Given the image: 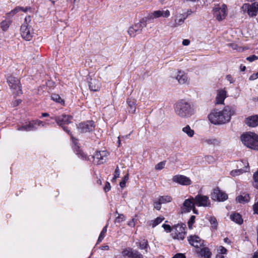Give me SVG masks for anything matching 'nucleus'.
<instances>
[{"label":"nucleus","mask_w":258,"mask_h":258,"mask_svg":"<svg viewBox=\"0 0 258 258\" xmlns=\"http://www.w3.org/2000/svg\"><path fill=\"white\" fill-rule=\"evenodd\" d=\"M34 129H35V127H34V123L32 122H30L28 125L21 126L18 128L19 130L26 131H30Z\"/></svg>","instance_id":"obj_31"},{"label":"nucleus","mask_w":258,"mask_h":258,"mask_svg":"<svg viewBox=\"0 0 258 258\" xmlns=\"http://www.w3.org/2000/svg\"><path fill=\"white\" fill-rule=\"evenodd\" d=\"M108 153L105 151L97 152L93 156L94 162L97 164L105 163L107 159Z\"/></svg>","instance_id":"obj_12"},{"label":"nucleus","mask_w":258,"mask_h":258,"mask_svg":"<svg viewBox=\"0 0 258 258\" xmlns=\"http://www.w3.org/2000/svg\"><path fill=\"white\" fill-rule=\"evenodd\" d=\"M31 21V18L30 16L26 17L25 19V22L24 23H27V22H30Z\"/></svg>","instance_id":"obj_62"},{"label":"nucleus","mask_w":258,"mask_h":258,"mask_svg":"<svg viewBox=\"0 0 258 258\" xmlns=\"http://www.w3.org/2000/svg\"><path fill=\"white\" fill-rule=\"evenodd\" d=\"M244 145L252 150L258 151V135L252 132H247L241 136Z\"/></svg>","instance_id":"obj_3"},{"label":"nucleus","mask_w":258,"mask_h":258,"mask_svg":"<svg viewBox=\"0 0 258 258\" xmlns=\"http://www.w3.org/2000/svg\"><path fill=\"white\" fill-rule=\"evenodd\" d=\"M7 82L14 94L19 95L22 93L19 80L13 76H9L7 78Z\"/></svg>","instance_id":"obj_5"},{"label":"nucleus","mask_w":258,"mask_h":258,"mask_svg":"<svg viewBox=\"0 0 258 258\" xmlns=\"http://www.w3.org/2000/svg\"><path fill=\"white\" fill-rule=\"evenodd\" d=\"M20 8H21V11L24 12H26L28 10H29L30 9L29 7H26V8L20 7Z\"/></svg>","instance_id":"obj_58"},{"label":"nucleus","mask_w":258,"mask_h":258,"mask_svg":"<svg viewBox=\"0 0 258 258\" xmlns=\"http://www.w3.org/2000/svg\"><path fill=\"white\" fill-rule=\"evenodd\" d=\"M120 175V171L119 169L118 166L116 167L115 171H114V177L112 178V181H115L117 178L119 177Z\"/></svg>","instance_id":"obj_43"},{"label":"nucleus","mask_w":258,"mask_h":258,"mask_svg":"<svg viewBox=\"0 0 258 258\" xmlns=\"http://www.w3.org/2000/svg\"><path fill=\"white\" fill-rule=\"evenodd\" d=\"M196 205L199 207H208L210 205V202L207 196L198 195L194 198Z\"/></svg>","instance_id":"obj_14"},{"label":"nucleus","mask_w":258,"mask_h":258,"mask_svg":"<svg viewBox=\"0 0 258 258\" xmlns=\"http://www.w3.org/2000/svg\"><path fill=\"white\" fill-rule=\"evenodd\" d=\"M158 200L162 204H165L170 202L172 201V198L169 196H160L158 198Z\"/></svg>","instance_id":"obj_32"},{"label":"nucleus","mask_w":258,"mask_h":258,"mask_svg":"<svg viewBox=\"0 0 258 258\" xmlns=\"http://www.w3.org/2000/svg\"><path fill=\"white\" fill-rule=\"evenodd\" d=\"M185 225L183 224H177L172 228L173 237L174 239L183 240L185 237Z\"/></svg>","instance_id":"obj_8"},{"label":"nucleus","mask_w":258,"mask_h":258,"mask_svg":"<svg viewBox=\"0 0 258 258\" xmlns=\"http://www.w3.org/2000/svg\"><path fill=\"white\" fill-rule=\"evenodd\" d=\"M163 220L164 218L157 217L155 220L153 221L152 227H155L156 226L161 223Z\"/></svg>","instance_id":"obj_40"},{"label":"nucleus","mask_w":258,"mask_h":258,"mask_svg":"<svg viewBox=\"0 0 258 258\" xmlns=\"http://www.w3.org/2000/svg\"><path fill=\"white\" fill-rule=\"evenodd\" d=\"M20 11V7H17L14 10H12L9 13H8V15L13 16Z\"/></svg>","instance_id":"obj_45"},{"label":"nucleus","mask_w":258,"mask_h":258,"mask_svg":"<svg viewBox=\"0 0 258 258\" xmlns=\"http://www.w3.org/2000/svg\"><path fill=\"white\" fill-rule=\"evenodd\" d=\"M245 123L251 127L258 126V115L247 117L245 120Z\"/></svg>","instance_id":"obj_23"},{"label":"nucleus","mask_w":258,"mask_h":258,"mask_svg":"<svg viewBox=\"0 0 258 258\" xmlns=\"http://www.w3.org/2000/svg\"><path fill=\"white\" fill-rule=\"evenodd\" d=\"M78 154H80V156L82 157V158H86V154H85L84 153H83V152L82 151H80L79 153H78Z\"/></svg>","instance_id":"obj_59"},{"label":"nucleus","mask_w":258,"mask_h":258,"mask_svg":"<svg viewBox=\"0 0 258 258\" xmlns=\"http://www.w3.org/2000/svg\"><path fill=\"white\" fill-rule=\"evenodd\" d=\"M247 170H248V166L245 167V169H239L232 170L231 171L230 174L232 176H235L237 175H239L243 173V172H246L247 171Z\"/></svg>","instance_id":"obj_30"},{"label":"nucleus","mask_w":258,"mask_h":258,"mask_svg":"<svg viewBox=\"0 0 258 258\" xmlns=\"http://www.w3.org/2000/svg\"><path fill=\"white\" fill-rule=\"evenodd\" d=\"M257 78H258V72L256 74H253L252 75H251L250 76L249 79L250 80H254L256 79Z\"/></svg>","instance_id":"obj_51"},{"label":"nucleus","mask_w":258,"mask_h":258,"mask_svg":"<svg viewBox=\"0 0 258 258\" xmlns=\"http://www.w3.org/2000/svg\"><path fill=\"white\" fill-rule=\"evenodd\" d=\"M196 203L193 197H190L189 199L184 201L181 208L182 213L189 212L195 207Z\"/></svg>","instance_id":"obj_15"},{"label":"nucleus","mask_w":258,"mask_h":258,"mask_svg":"<svg viewBox=\"0 0 258 258\" xmlns=\"http://www.w3.org/2000/svg\"><path fill=\"white\" fill-rule=\"evenodd\" d=\"M250 198L248 194H243L237 197L236 201L239 203L244 204L249 201Z\"/></svg>","instance_id":"obj_25"},{"label":"nucleus","mask_w":258,"mask_h":258,"mask_svg":"<svg viewBox=\"0 0 258 258\" xmlns=\"http://www.w3.org/2000/svg\"><path fill=\"white\" fill-rule=\"evenodd\" d=\"M252 258H258V250L254 253Z\"/></svg>","instance_id":"obj_64"},{"label":"nucleus","mask_w":258,"mask_h":258,"mask_svg":"<svg viewBox=\"0 0 258 258\" xmlns=\"http://www.w3.org/2000/svg\"><path fill=\"white\" fill-rule=\"evenodd\" d=\"M133 249L128 247L124 248L122 250L121 253L123 256H127L129 258L131 257Z\"/></svg>","instance_id":"obj_33"},{"label":"nucleus","mask_w":258,"mask_h":258,"mask_svg":"<svg viewBox=\"0 0 258 258\" xmlns=\"http://www.w3.org/2000/svg\"><path fill=\"white\" fill-rule=\"evenodd\" d=\"M197 252L201 256H204L205 258H210L211 255V252L207 247L201 248Z\"/></svg>","instance_id":"obj_26"},{"label":"nucleus","mask_w":258,"mask_h":258,"mask_svg":"<svg viewBox=\"0 0 258 258\" xmlns=\"http://www.w3.org/2000/svg\"><path fill=\"white\" fill-rule=\"evenodd\" d=\"M11 22L10 21H3L1 23L2 29L4 31H7L10 25Z\"/></svg>","instance_id":"obj_35"},{"label":"nucleus","mask_w":258,"mask_h":258,"mask_svg":"<svg viewBox=\"0 0 258 258\" xmlns=\"http://www.w3.org/2000/svg\"><path fill=\"white\" fill-rule=\"evenodd\" d=\"M128 225L130 226H135V223H134V219H133L132 221H130L128 223Z\"/></svg>","instance_id":"obj_60"},{"label":"nucleus","mask_w":258,"mask_h":258,"mask_svg":"<svg viewBox=\"0 0 258 258\" xmlns=\"http://www.w3.org/2000/svg\"><path fill=\"white\" fill-rule=\"evenodd\" d=\"M226 97V91L225 90H219L217 92L216 98V104H221L224 103Z\"/></svg>","instance_id":"obj_22"},{"label":"nucleus","mask_w":258,"mask_h":258,"mask_svg":"<svg viewBox=\"0 0 258 258\" xmlns=\"http://www.w3.org/2000/svg\"><path fill=\"white\" fill-rule=\"evenodd\" d=\"M241 9L244 12H247L249 16H255L258 11V3L255 2L251 4H244Z\"/></svg>","instance_id":"obj_10"},{"label":"nucleus","mask_w":258,"mask_h":258,"mask_svg":"<svg viewBox=\"0 0 258 258\" xmlns=\"http://www.w3.org/2000/svg\"><path fill=\"white\" fill-rule=\"evenodd\" d=\"M182 130L189 137H192L194 135V131L192 130L188 125H187L185 127H183Z\"/></svg>","instance_id":"obj_29"},{"label":"nucleus","mask_w":258,"mask_h":258,"mask_svg":"<svg viewBox=\"0 0 258 258\" xmlns=\"http://www.w3.org/2000/svg\"><path fill=\"white\" fill-rule=\"evenodd\" d=\"M107 225H106L103 229H102L101 233L100 234V236H102L104 237L105 234L107 231Z\"/></svg>","instance_id":"obj_53"},{"label":"nucleus","mask_w":258,"mask_h":258,"mask_svg":"<svg viewBox=\"0 0 258 258\" xmlns=\"http://www.w3.org/2000/svg\"><path fill=\"white\" fill-rule=\"evenodd\" d=\"M211 196L212 200L218 201H224L228 198L227 195L220 190L218 187L213 190Z\"/></svg>","instance_id":"obj_11"},{"label":"nucleus","mask_w":258,"mask_h":258,"mask_svg":"<svg viewBox=\"0 0 258 258\" xmlns=\"http://www.w3.org/2000/svg\"><path fill=\"white\" fill-rule=\"evenodd\" d=\"M32 122L34 123V126H35V125H40V124H42V125H43V124H42V122L41 121L37 120L36 121H33Z\"/></svg>","instance_id":"obj_56"},{"label":"nucleus","mask_w":258,"mask_h":258,"mask_svg":"<svg viewBox=\"0 0 258 258\" xmlns=\"http://www.w3.org/2000/svg\"><path fill=\"white\" fill-rule=\"evenodd\" d=\"M88 84L90 90L93 91H98L101 87L100 82L95 78H91L90 81H88Z\"/></svg>","instance_id":"obj_20"},{"label":"nucleus","mask_w":258,"mask_h":258,"mask_svg":"<svg viewBox=\"0 0 258 258\" xmlns=\"http://www.w3.org/2000/svg\"><path fill=\"white\" fill-rule=\"evenodd\" d=\"M176 79L180 84H185L189 83L187 75L183 71H178Z\"/></svg>","instance_id":"obj_21"},{"label":"nucleus","mask_w":258,"mask_h":258,"mask_svg":"<svg viewBox=\"0 0 258 258\" xmlns=\"http://www.w3.org/2000/svg\"><path fill=\"white\" fill-rule=\"evenodd\" d=\"M161 204H162L160 203V202L159 200H158V201L155 202L154 203V208L157 210H160L161 208Z\"/></svg>","instance_id":"obj_46"},{"label":"nucleus","mask_w":258,"mask_h":258,"mask_svg":"<svg viewBox=\"0 0 258 258\" xmlns=\"http://www.w3.org/2000/svg\"><path fill=\"white\" fill-rule=\"evenodd\" d=\"M175 17L174 23L171 26L173 27H176L182 25L187 18V16H185V14H177Z\"/></svg>","instance_id":"obj_19"},{"label":"nucleus","mask_w":258,"mask_h":258,"mask_svg":"<svg viewBox=\"0 0 258 258\" xmlns=\"http://www.w3.org/2000/svg\"><path fill=\"white\" fill-rule=\"evenodd\" d=\"M165 165V161L160 162L155 166L156 170H161L164 168Z\"/></svg>","instance_id":"obj_42"},{"label":"nucleus","mask_w":258,"mask_h":258,"mask_svg":"<svg viewBox=\"0 0 258 258\" xmlns=\"http://www.w3.org/2000/svg\"><path fill=\"white\" fill-rule=\"evenodd\" d=\"M190 244L196 248H200L204 246V240L196 235L190 236L188 238Z\"/></svg>","instance_id":"obj_17"},{"label":"nucleus","mask_w":258,"mask_h":258,"mask_svg":"<svg viewBox=\"0 0 258 258\" xmlns=\"http://www.w3.org/2000/svg\"><path fill=\"white\" fill-rule=\"evenodd\" d=\"M21 34L26 40H30L33 37V29L28 23H24L21 27Z\"/></svg>","instance_id":"obj_9"},{"label":"nucleus","mask_w":258,"mask_h":258,"mask_svg":"<svg viewBox=\"0 0 258 258\" xmlns=\"http://www.w3.org/2000/svg\"><path fill=\"white\" fill-rule=\"evenodd\" d=\"M189 43L190 41L188 39H184L182 41V44L184 46H187Z\"/></svg>","instance_id":"obj_55"},{"label":"nucleus","mask_w":258,"mask_h":258,"mask_svg":"<svg viewBox=\"0 0 258 258\" xmlns=\"http://www.w3.org/2000/svg\"><path fill=\"white\" fill-rule=\"evenodd\" d=\"M204 143L209 145L218 146L220 142L216 138H207L204 140Z\"/></svg>","instance_id":"obj_27"},{"label":"nucleus","mask_w":258,"mask_h":258,"mask_svg":"<svg viewBox=\"0 0 258 258\" xmlns=\"http://www.w3.org/2000/svg\"><path fill=\"white\" fill-rule=\"evenodd\" d=\"M172 258H186L184 254L177 253L175 254Z\"/></svg>","instance_id":"obj_52"},{"label":"nucleus","mask_w":258,"mask_h":258,"mask_svg":"<svg viewBox=\"0 0 258 258\" xmlns=\"http://www.w3.org/2000/svg\"><path fill=\"white\" fill-rule=\"evenodd\" d=\"M209 221L212 225V228L216 229L217 226V221L216 218L214 217H210Z\"/></svg>","instance_id":"obj_37"},{"label":"nucleus","mask_w":258,"mask_h":258,"mask_svg":"<svg viewBox=\"0 0 258 258\" xmlns=\"http://www.w3.org/2000/svg\"><path fill=\"white\" fill-rule=\"evenodd\" d=\"M128 179V174H127L126 175H125L124 177H123V179L122 180L123 181H124L126 182V181H127Z\"/></svg>","instance_id":"obj_61"},{"label":"nucleus","mask_w":258,"mask_h":258,"mask_svg":"<svg viewBox=\"0 0 258 258\" xmlns=\"http://www.w3.org/2000/svg\"><path fill=\"white\" fill-rule=\"evenodd\" d=\"M147 19L143 18L139 22L130 27L128 30V34L132 37H134L137 34L140 33L143 28L147 25Z\"/></svg>","instance_id":"obj_6"},{"label":"nucleus","mask_w":258,"mask_h":258,"mask_svg":"<svg viewBox=\"0 0 258 258\" xmlns=\"http://www.w3.org/2000/svg\"><path fill=\"white\" fill-rule=\"evenodd\" d=\"M257 57L256 56H255V55H251L249 57H247L246 58V59L248 61H249L250 62H252L256 59H257Z\"/></svg>","instance_id":"obj_48"},{"label":"nucleus","mask_w":258,"mask_h":258,"mask_svg":"<svg viewBox=\"0 0 258 258\" xmlns=\"http://www.w3.org/2000/svg\"><path fill=\"white\" fill-rule=\"evenodd\" d=\"M131 258H144V256L138 250L133 249Z\"/></svg>","instance_id":"obj_36"},{"label":"nucleus","mask_w":258,"mask_h":258,"mask_svg":"<svg viewBox=\"0 0 258 258\" xmlns=\"http://www.w3.org/2000/svg\"><path fill=\"white\" fill-rule=\"evenodd\" d=\"M162 227L167 232H171L172 231V228L169 225L163 224Z\"/></svg>","instance_id":"obj_49"},{"label":"nucleus","mask_w":258,"mask_h":258,"mask_svg":"<svg viewBox=\"0 0 258 258\" xmlns=\"http://www.w3.org/2000/svg\"><path fill=\"white\" fill-rule=\"evenodd\" d=\"M214 16L216 19L221 21L225 19L227 16V6L225 4L215 5L213 8Z\"/></svg>","instance_id":"obj_4"},{"label":"nucleus","mask_w":258,"mask_h":258,"mask_svg":"<svg viewBox=\"0 0 258 258\" xmlns=\"http://www.w3.org/2000/svg\"><path fill=\"white\" fill-rule=\"evenodd\" d=\"M175 114L181 118H188L195 113L192 105L185 100L177 101L174 106Z\"/></svg>","instance_id":"obj_2"},{"label":"nucleus","mask_w":258,"mask_h":258,"mask_svg":"<svg viewBox=\"0 0 258 258\" xmlns=\"http://www.w3.org/2000/svg\"><path fill=\"white\" fill-rule=\"evenodd\" d=\"M127 103L128 104V110L129 112L131 113H134L136 111V100L134 99H128L127 100Z\"/></svg>","instance_id":"obj_24"},{"label":"nucleus","mask_w":258,"mask_h":258,"mask_svg":"<svg viewBox=\"0 0 258 258\" xmlns=\"http://www.w3.org/2000/svg\"><path fill=\"white\" fill-rule=\"evenodd\" d=\"M111 188V186L108 181L106 182L104 188V190L105 192L109 191Z\"/></svg>","instance_id":"obj_50"},{"label":"nucleus","mask_w":258,"mask_h":258,"mask_svg":"<svg viewBox=\"0 0 258 258\" xmlns=\"http://www.w3.org/2000/svg\"><path fill=\"white\" fill-rule=\"evenodd\" d=\"M141 249H145L147 252V248L149 247L147 240L144 239L142 241L139 242L138 245Z\"/></svg>","instance_id":"obj_34"},{"label":"nucleus","mask_w":258,"mask_h":258,"mask_svg":"<svg viewBox=\"0 0 258 258\" xmlns=\"http://www.w3.org/2000/svg\"><path fill=\"white\" fill-rule=\"evenodd\" d=\"M170 15V12L168 10H158L153 12L149 19L158 18L160 17L167 18Z\"/></svg>","instance_id":"obj_18"},{"label":"nucleus","mask_w":258,"mask_h":258,"mask_svg":"<svg viewBox=\"0 0 258 258\" xmlns=\"http://www.w3.org/2000/svg\"><path fill=\"white\" fill-rule=\"evenodd\" d=\"M72 118V116L66 114H62L59 116H54V117H51L52 119L55 120L58 125L61 126L63 130L69 134L70 133V131L63 125L71 123Z\"/></svg>","instance_id":"obj_7"},{"label":"nucleus","mask_w":258,"mask_h":258,"mask_svg":"<svg viewBox=\"0 0 258 258\" xmlns=\"http://www.w3.org/2000/svg\"><path fill=\"white\" fill-rule=\"evenodd\" d=\"M219 253L225 254L227 252V249L222 246H220L218 249Z\"/></svg>","instance_id":"obj_47"},{"label":"nucleus","mask_w":258,"mask_h":258,"mask_svg":"<svg viewBox=\"0 0 258 258\" xmlns=\"http://www.w3.org/2000/svg\"><path fill=\"white\" fill-rule=\"evenodd\" d=\"M195 216H191L187 223L188 228L190 229H192V224L195 223Z\"/></svg>","instance_id":"obj_41"},{"label":"nucleus","mask_w":258,"mask_h":258,"mask_svg":"<svg viewBox=\"0 0 258 258\" xmlns=\"http://www.w3.org/2000/svg\"><path fill=\"white\" fill-rule=\"evenodd\" d=\"M116 213L118 215V217L116 218V222L120 223L124 220V216L123 214H119L117 211H116Z\"/></svg>","instance_id":"obj_44"},{"label":"nucleus","mask_w":258,"mask_h":258,"mask_svg":"<svg viewBox=\"0 0 258 258\" xmlns=\"http://www.w3.org/2000/svg\"><path fill=\"white\" fill-rule=\"evenodd\" d=\"M231 219L235 223L241 224L243 222V220L241 215L238 213H235L230 216Z\"/></svg>","instance_id":"obj_28"},{"label":"nucleus","mask_w":258,"mask_h":258,"mask_svg":"<svg viewBox=\"0 0 258 258\" xmlns=\"http://www.w3.org/2000/svg\"><path fill=\"white\" fill-rule=\"evenodd\" d=\"M119 184L120 187L123 188L125 186V182L122 181L120 182Z\"/></svg>","instance_id":"obj_63"},{"label":"nucleus","mask_w":258,"mask_h":258,"mask_svg":"<svg viewBox=\"0 0 258 258\" xmlns=\"http://www.w3.org/2000/svg\"><path fill=\"white\" fill-rule=\"evenodd\" d=\"M253 209L254 212L258 214V202L253 205Z\"/></svg>","instance_id":"obj_54"},{"label":"nucleus","mask_w":258,"mask_h":258,"mask_svg":"<svg viewBox=\"0 0 258 258\" xmlns=\"http://www.w3.org/2000/svg\"><path fill=\"white\" fill-rule=\"evenodd\" d=\"M51 99L53 100L56 101V102L58 103H62L63 102V101L61 98L60 97V96L57 94H53L51 95Z\"/></svg>","instance_id":"obj_39"},{"label":"nucleus","mask_w":258,"mask_h":258,"mask_svg":"<svg viewBox=\"0 0 258 258\" xmlns=\"http://www.w3.org/2000/svg\"><path fill=\"white\" fill-rule=\"evenodd\" d=\"M233 111L230 106H225L222 110H213L208 115L209 120L213 124L220 125L228 122Z\"/></svg>","instance_id":"obj_1"},{"label":"nucleus","mask_w":258,"mask_h":258,"mask_svg":"<svg viewBox=\"0 0 258 258\" xmlns=\"http://www.w3.org/2000/svg\"><path fill=\"white\" fill-rule=\"evenodd\" d=\"M21 102V100H20V99L17 100L13 102V105L14 106L18 105Z\"/></svg>","instance_id":"obj_57"},{"label":"nucleus","mask_w":258,"mask_h":258,"mask_svg":"<svg viewBox=\"0 0 258 258\" xmlns=\"http://www.w3.org/2000/svg\"><path fill=\"white\" fill-rule=\"evenodd\" d=\"M172 181L183 185H188L191 183L190 179L182 175H176L173 177Z\"/></svg>","instance_id":"obj_16"},{"label":"nucleus","mask_w":258,"mask_h":258,"mask_svg":"<svg viewBox=\"0 0 258 258\" xmlns=\"http://www.w3.org/2000/svg\"><path fill=\"white\" fill-rule=\"evenodd\" d=\"M253 178L254 180L253 186L258 189V170L254 173Z\"/></svg>","instance_id":"obj_38"},{"label":"nucleus","mask_w":258,"mask_h":258,"mask_svg":"<svg viewBox=\"0 0 258 258\" xmlns=\"http://www.w3.org/2000/svg\"><path fill=\"white\" fill-rule=\"evenodd\" d=\"M94 124L92 121H87L81 123L78 126V129L81 133L92 132L94 130Z\"/></svg>","instance_id":"obj_13"}]
</instances>
